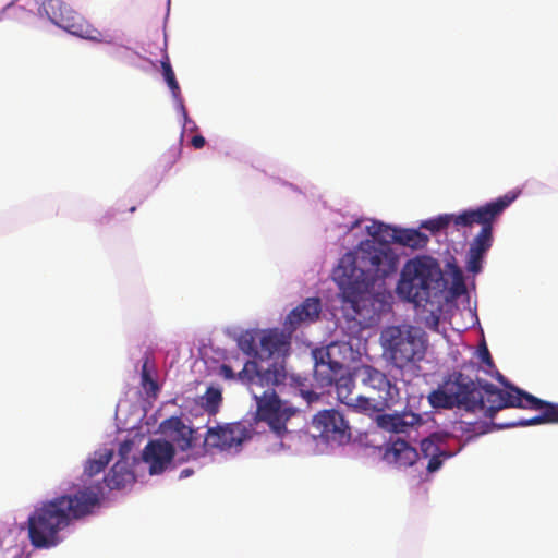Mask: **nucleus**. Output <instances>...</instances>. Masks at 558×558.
I'll return each mask as SVG.
<instances>
[{"label":"nucleus","mask_w":558,"mask_h":558,"mask_svg":"<svg viewBox=\"0 0 558 558\" xmlns=\"http://www.w3.org/2000/svg\"><path fill=\"white\" fill-rule=\"evenodd\" d=\"M291 330L284 332L278 328L262 330L258 359L260 361L274 359L267 367H271L275 363H282L286 366V359L291 351Z\"/></svg>","instance_id":"f8f14e48"},{"label":"nucleus","mask_w":558,"mask_h":558,"mask_svg":"<svg viewBox=\"0 0 558 558\" xmlns=\"http://www.w3.org/2000/svg\"><path fill=\"white\" fill-rule=\"evenodd\" d=\"M354 375L364 387L373 391L378 404H391L398 396V388L387 375L371 365L357 367Z\"/></svg>","instance_id":"ddd939ff"},{"label":"nucleus","mask_w":558,"mask_h":558,"mask_svg":"<svg viewBox=\"0 0 558 558\" xmlns=\"http://www.w3.org/2000/svg\"><path fill=\"white\" fill-rule=\"evenodd\" d=\"M41 8L53 24L70 34L92 41H107V36L95 28L84 16L69 8L62 0H45Z\"/></svg>","instance_id":"1a4fd4ad"},{"label":"nucleus","mask_w":558,"mask_h":558,"mask_svg":"<svg viewBox=\"0 0 558 558\" xmlns=\"http://www.w3.org/2000/svg\"><path fill=\"white\" fill-rule=\"evenodd\" d=\"M348 407H351L360 412L365 413H372V412H380L384 411L386 408H389L390 404H378L376 400V396H355L353 399V403L348 404Z\"/></svg>","instance_id":"cd10ccee"},{"label":"nucleus","mask_w":558,"mask_h":558,"mask_svg":"<svg viewBox=\"0 0 558 558\" xmlns=\"http://www.w3.org/2000/svg\"><path fill=\"white\" fill-rule=\"evenodd\" d=\"M250 438L248 428L240 422L209 427L206 432L201 453L205 454L214 449L219 451H227L232 448L238 449Z\"/></svg>","instance_id":"9d476101"},{"label":"nucleus","mask_w":558,"mask_h":558,"mask_svg":"<svg viewBox=\"0 0 558 558\" xmlns=\"http://www.w3.org/2000/svg\"><path fill=\"white\" fill-rule=\"evenodd\" d=\"M205 143L206 141L202 135H194L191 140L192 146L196 149L203 148Z\"/></svg>","instance_id":"c9c22d12"},{"label":"nucleus","mask_w":558,"mask_h":558,"mask_svg":"<svg viewBox=\"0 0 558 558\" xmlns=\"http://www.w3.org/2000/svg\"><path fill=\"white\" fill-rule=\"evenodd\" d=\"M459 214H442L436 218L425 220L421 223V228H424L432 233H437L444 229H446L450 223H453L454 227L459 230L462 228V225H458Z\"/></svg>","instance_id":"a878e982"},{"label":"nucleus","mask_w":558,"mask_h":558,"mask_svg":"<svg viewBox=\"0 0 558 558\" xmlns=\"http://www.w3.org/2000/svg\"><path fill=\"white\" fill-rule=\"evenodd\" d=\"M428 402L433 408L436 409H453L457 408L452 399L449 388L447 387L446 380H444L440 388L432 391L428 395Z\"/></svg>","instance_id":"393cba45"},{"label":"nucleus","mask_w":558,"mask_h":558,"mask_svg":"<svg viewBox=\"0 0 558 558\" xmlns=\"http://www.w3.org/2000/svg\"><path fill=\"white\" fill-rule=\"evenodd\" d=\"M148 364H149V357L146 356L144 360V363L142 365L141 383L147 393L156 396L157 392L159 391V386H158L157 381L151 377L150 371L148 368Z\"/></svg>","instance_id":"c756f323"},{"label":"nucleus","mask_w":558,"mask_h":558,"mask_svg":"<svg viewBox=\"0 0 558 558\" xmlns=\"http://www.w3.org/2000/svg\"><path fill=\"white\" fill-rule=\"evenodd\" d=\"M218 374L227 380L234 379L235 377L239 378V373L235 375L232 367L227 364H221L219 366Z\"/></svg>","instance_id":"473e14b6"},{"label":"nucleus","mask_w":558,"mask_h":558,"mask_svg":"<svg viewBox=\"0 0 558 558\" xmlns=\"http://www.w3.org/2000/svg\"><path fill=\"white\" fill-rule=\"evenodd\" d=\"M315 360L314 377L322 387L331 386L344 367L341 363L330 360V354L325 350L313 352Z\"/></svg>","instance_id":"f3484780"},{"label":"nucleus","mask_w":558,"mask_h":558,"mask_svg":"<svg viewBox=\"0 0 558 558\" xmlns=\"http://www.w3.org/2000/svg\"><path fill=\"white\" fill-rule=\"evenodd\" d=\"M403 415H404L405 425H408L409 428L423 424V418L417 413H414L412 411H403Z\"/></svg>","instance_id":"2f4dec72"},{"label":"nucleus","mask_w":558,"mask_h":558,"mask_svg":"<svg viewBox=\"0 0 558 558\" xmlns=\"http://www.w3.org/2000/svg\"><path fill=\"white\" fill-rule=\"evenodd\" d=\"M222 402V392L220 388L208 387L201 398L202 408L209 414L216 415Z\"/></svg>","instance_id":"bb28decb"},{"label":"nucleus","mask_w":558,"mask_h":558,"mask_svg":"<svg viewBox=\"0 0 558 558\" xmlns=\"http://www.w3.org/2000/svg\"><path fill=\"white\" fill-rule=\"evenodd\" d=\"M376 423L379 427L392 433H405L408 425H405L403 412L395 414H379L376 417Z\"/></svg>","instance_id":"5701e85b"},{"label":"nucleus","mask_w":558,"mask_h":558,"mask_svg":"<svg viewBox=\"0 0 558 558\" xmlns=\"http://www.w3.org/2000/svg\"><path fill=\"white\" fill-rule=\"evenodd\" d=\"M447 387L458 409L471 413H482L487 418L495 414H488L490 402L487 401L486 387L489 383L473 379L463 372H452L446 378Z\"/></svg>","instance_id":"6e6552de"},{"label":"nucleus","mask_w":558,"mask_h":558,"mask_svg":"<svg viewBox=\"0 0 558 558\" xmlns=\"http://www.w3.org/2000/svg\"><path fill=\"white\" fill-rule=\"evenodd\" d=\"M446 287L439 263L430 256L409 259L400 274L397 293L416 306H424L438 299Z\"/></svg>","instance_id":"39448f33"},{"label":"nucleus","mask_w":558,"mask_h":558,"mask_svg":"<svg viewBox=\"0 0 558 558\" xmlns=\"http://www.w3.org/2000/svg\"><path fill=\"white\" fill-rule=\"evenodd\" d=\"M129 210H130V213H134L136 210V207L132 206Z\"/></svg>","instance_id":"ea45409f"},{"label":"nucleus","mask_w":558,"mask_h":558,"mask_svg":"<svg viewBox=\"0 0 558 558\" xmlns=\"http://www.w3.org/2000/svg\"><path fill=\"white\" fill-rule=\"evenodd\" d=\"M418 457L417 450L400 438L386 444L383 452V460L397 468L412 466Z\"/></svg>","instance_id":"dca6fc26"},{"label":"nucleus","mask_w":558,"mask_h":558,"mask_svg":"<svg viewBox=\"0 0 558 558\" xmlns=\"http://www.w3.org/2000/svg\"><path fill=\"white\" fill-rule=\"evenodd\" d=\"M112 457V450L105 449L104 451L95 452L94 457L87 460L84 473L89 477L99 474L109 464Z\"/></svg>","instance_id":"b1692460"},{"label":"nucleus","mask_w":558,"mask_h":558,"mask_svg":"<svg viewBox=\"0 0 558 558\" xmlns=\"http://www.w3.org/2000/svg\"><path fill=\"white\" fill-rule=\"evenodd\" d=\"M160 63H161V69H162V75L172 93L173 98L180 99L181 89H180L179 83L175 78L173 69L171 66L169 56L165 54L163 58L161 59Z\"/></svg>","instance_id":"c85d7f7f"},{"label":"nucleus","mask_w":558,"mask_h":558,"mask_svg":"<svg viewBox=\"0 0 558 558\" xmlns=\"http://www.w3.org/2000/svg\"><path fill=\"white\" fill-rule=\"evenodd\" d=\"M380 344L384 355L399 369L424 360L428 340L426 332L413 325H392L381 330Z\"/></svg>","instance_id":"0eeeda50"},{"label":"nucleus","mask_w":558,"mask_h":558,"mask_svg":"<svg viewBox=\"0 0 558 558\" xmlns=\"http://www.w3.org/2000/svg\"><path fill=\"white\" fill-rule=\"evenodd\" d=\"M301 393L306 399L307 402H312L318 399V395L311 390H301Z\"/></svg>","instance_id":"e433bc0d"},{"label":"nucleus","mask_w":558,"mask_h":558,"mask_svg":"<svg viewBox=\"0 0 558 558\" xmlns=\"http://www.w3.org/2000/svg\"><path fill=\"white\" fill-rule=\"evenodd\" d=\"M367 232L373 238L390 239V241L412 250L424 248L429 242L428 235L416 229L398 228L383 222H375L367 227Z\"/></svg>","instance_id":"4468645a"},{"label":"nucleus","mask_w":558,"mask_h":558,"mask_svg":"<svg viewBox=\"0 0 558 558\" xmlns=\"http://www.w3.org/2000/svg\"><path fill=\"white\" fill-rule=\"evenodd\" d=\"M336 393L340 402L348 405L353 403L355 395L353 393L354 379L347 371L341 372L333 381Z\"/></svg>","instance_id":"4be33fe9"},{"label":"nucleus","mask_w":558,"mask_h":558,"mask_svg":"<svg viewBox=\"0 0 558 558\" xmlns=\"http://www.w3.org/2000/svg\"><path fill=\"white\" fill-rule=\"evenodd\" d=\"M399 255L388 240L373 238L362 241L353 253H347L333 270L332 277L341 290L343 301L360 314V302L378 282L393 276L399 267Z\"/></svg>","instance_id":"f257e3e1"},{"label":"nucleus","mask_w":558,"mask_h":558,"mask_svg":"<svg viewBox=\"0 0 558 558\" xmlns=\"http://www.w3.org/2000/svg\"><path fill=\"white\" fill-rule=\"evenodd\" d=\"M133 448V441L132 440H124L120 444L119 447V454L121 456L120 461H126L128 454L132 451Z\"/></svg>","instance_id":"72a5a7b5"},{"label":"nucleus","mask_w":558,"mask_h":558,"mask_svg":"<svg viewBox=\"0 0 558 558\" xmlns=\"http://www.w3.org/2000/svg\"><path fill=\"white\" fill-rule=\"evenodd\" d=\"M165 426L173 433L172 440L180 450L187 451L195 447V430L186 426L180 417H170L166 421Z\"/></svg>","instance_id":"6ab92c4d"},{"label":"nucleus","mask_w":558,"mask_h":558,"mask_svg":"<svg viewBox=\"0 0 558 558\" xmlns=\"http://www.w3.org/2000/svg\"><path fill=\"white\" fill-rule=\"evenodd\" d=\"M288 373L282 363L263 367L256 361H247L239 372V380L248 386L256 401V415L278 438L288 434L287 423L298 409L283 401L275 387L283 385Z\"/></svg>","instance_id":"7ed1b4c3"},{"label":"nucleus","mask_w":558,"mask_h":558,"mask_svg":"<svg viewBox=\"0 0 558 558\" xmlns=\"http://www.w3.org/2000/svg\"><path fill=\"white\" fill-rule=\"evenodd\" d=\"M110 489H121L135 481L128 461H117L104 478Z\"/></svg>","instance_id":"412c9836"},{"label":"nucleus","mask_w":558,"mask_h":558,"mask_svg":"<svg viewBox=\"0 0 558 558\" xmlns=\"http://www.w3.org/2000/svg\"><path fill=\"white\" fill-rule=\"evenodd\" d=\"M420 447L422 456L429 459L426 466L429 473L438 471L444 461L452 457V453L438 445L434 436L423 439Z\"/></svg>","instance_id":"aec40b11"},{"label":"nucleus","mask_w":558,"mask_h":558,"mask_svg":"<svg viewBox=\"0 0 558 558\" xmlns=\"http://www.w3.org/2000/svg\"><path fill=\"white\" fill-rule=\"evenodd\" d=\"M191 473H192V471H191V470L185 469V470H183V471L181 472V476H189Z\"/></svg>","instance_id":"58836bf2"},{"label":"nucleus","mask_w":558,"mask_h":558,"mask_svg":"<svg viewBox=\"0 0 558 558\" xmlns=\"http://www.w3.org/2000/svg\"><path fill=\"white\" fill-rule=\"evenodd\" d=\"M240 350L248 356L258 357L259 350L256 349V338L253 332L246 331L239 337Z\"/></svg>","instance_id":"7c9ffc66"},{"label":"nucleus","mask_w":558,"mask_h":558,"mask_svg":"<svg viewBox=\"0 0 558 558\" xmlns=\"http://www.w3.org/2000/svg\"><path fill=\"white\" fill-rule=\"evenodd\" d=\"M313 427L326 441L345 444L351 438V429L343 415L333 409L318 412L313 418Z\"/></svg>","instance_id":"9b49d317"},{"label":"nucleus","mask_w":558,"mask_h":558,"mask_svg":"<svg viewBox=\"0 0 558 558\" xmlns=\"http://www.w3.org/2000/svg\"><path fill=\"white\" fill-rule=\"evenodd\" d=\"M508 390L497 388L495 385L486 387L487 401L490 402L488 407V414H496L506 408H520L541 411L527 420L509 423H494L498 428H510L515 426H531L541 424H555L558 423V404L542 400L513 385H506Z\"/></svg>","instance_id":"423d86ee"},{"label":"nucleus","mask_w":558,"mask_h":558,"mask_svg":"<svg viewBox=\"0 0 558 558\" xmlns=\"http://www.w3.org/2000/svg\"><path fill=\"white\" fill-rule=\"evenodd\" d=\"M482 360L488 366H493V359H492L490 353L486 347L484 348V351L482 353Z\"/></svg>","instance_id":"4c0bfd02"},{"label":"nucleus","mask_w":558,"mask_h":558,"mask_svg":"<svg viewBox=\"0 0 558 558\" xmlns=\"http://www.w3.org/2000/svg\"><path fill=\"white\" fill-rule=\"evenodd\" d=\"M174 446L163 439L149 440L145 446L142 458L148 464L151 475L161 474L174 457Z\"/></svg>","instance_id":"2eb2a0df"},{"label":"nucleus","mask_w":558,"mask_h":558,"mask_svg":"<svg viewBox=\"0 0 558 558\" xmlns=\"http://www.w3.org/2000/svg\"><path fill=\"white\" fill-rule=\"evenodd\" d=\"M99 506V494L89 487L43 502L27 519L32 546L41 549L59 545L61 531L73 521L92 514Z\"/></svg>","instance_id":"f03ea898"},{"label":"nucleus","mask_w":558,"mask_h":558,"mask_svg":"<svg viewBox=\"0 0 558 558\" xmlns=\"http://www.w3.org/2000/svg\"><path fill=\"white\" fill-rule=\"evenodd\" d=\"M517 197V192H509L483 206L459 214L457 223L462 225V228L481 226L480 232L471 241L466 253L465 267L468 271L474 275L482 271L485 255L494 242V222Z\"/></svg>","instance_id":"20e7f679"},{"label":"nucleus","mask_w":558,"mask_h":558,"mask_svg":"<svg viewBox=\"0 0 558 558\" xmlns=\"http://www.w3.org/2000/svg\"><path fill=\"white\" fill-rule=\"evenodd\" d=\"M322 304L318 298H307L287 316L284 326L295 330L302 323H312L319 317Z\"/></svg>","instance_id":"a211bd4d"},{"label":"nucleus","mask_w":558,"mask_h":558,"mask_svg":"<svg viewBox=\"0 0 558 558\" xmlns=\"http://www.w3.org/2000/svg\"><path fill=\"white\" fill-rule=\"evenodd\" d=\"M452 292L456 296H460L466 292V287L461 279L453 282Z\"/></svg>","instance_id":"f704fd0d"}]
</instances>
